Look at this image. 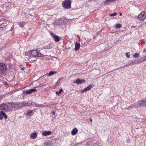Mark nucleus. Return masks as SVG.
Returning <instances> with one entry per match:
<instances>
[{
  "label": "nucleus",
  "mask_w": 146,
  "mask_h": 146,
  "mask_svg": "<svg viewBox=\"0 0 146 146\" xmlns=\"http://www.w3.org/2000/svg\"><path fill=\"white\" fill-rule=\"evenodd\" d=\"M8 66H9V68L10 69H11L12 68L13 65L12 64H9L8 65Z\"/></svg>",
  "instance_id": "nucleus-34"
},
{
  "label": "nucleus",
  "mask_w": 146,
  "mask_h": 146,
  "mask_svg": "<svg viewBox=\"0 0 146 146\" xmlns=\"http://www.w3.org/2000/svg\"><path fill=\"white\" fill-rule=\"evenodd\" d=\"M2 98L1 96H0V101L2 99Z\"/></svg>",
  "instance_id": "nucleus-48"
},
{
  "label": "nucleus",
  "mask_w": 146,
  "mask_h": 146,
  "mask_svg": "<svg viewBox=\"0 0 146 146\" xmlns=\"http://www.w3.org/2000/svg\"><path fill=\"white\" fill-rule=\"evenodd\" d=\"M92 87V86L91 84L89 85L87 87L85 88L83 90L81 91L82 93H84L87 91L90 90Z\"/></svg>",
  "instance_id": "nucleus-11"
},
{
  "label": "nucleus",
  "mask_w": 146,
  "mask_h": 146,
  "mask_svg": "<svg viewBox=\"0 0 146 146\" xmlns=\"http://www.w3.org/2000/svg\"><path fill=\"white\" fill-rule=\"evenodd\" d=\"M134 58H138L139 56V53H135L133 55Z\"/></svg>",
  "instance_id": "nucleus-24"
},
{
  "label": "nucleus",
  "mask_w": 146,
  "mask_h": 146,
  "mask_svg": "<svg viewBox=\"0 0 146 146\" xmlns=\"http://www.w3.org/2000/svg\"><path fill=\"white\" fill-rule=\"evenodd\" d=\"M60 80H61V79H60V78L59 80H58L55 83V84H56L55 87H56V86H57L59 84L60 82Z\"/></svg>",
  "instance_id": "nucleus-28"
},
{
  "label": "nucleus",
  "mask_w": 146,
  "mask_h": 146,
  "mask_svg": "<svg viewBox=\"0 0 146 146\" xmlns=\"http://www.w3.org/2000/svg\"><path fill=\"white\" fill-rule=\"evenodd\" d=\"M90 121H92V119H90Z\"/></svg>",
  "instance_id": "nucleus-51"
},
{
  "label": "nucleus",
  "mask_w": 146,
  "mask_h": 146,
  "mask_svg": "<svg viewBox=\"0 0 146 146\" xmlns=\"http://www.w3.org/2000/svg\"><path fill=\"white\" fill-rule=\"evenodd\" d=\"M52 113L53 114V115H55V112L54 111H53L52 112Z\"/></svg>",
  "instance_id": "nucleus-45"
},
{
  "label": "nucleus",
  "mask_w": 146,
  "mask_h": 146,
  "mask_svg": "<svg viewBox=\"0 0 146 146\" xmlns=\"http://www.w3.org/2000/svg\"><path fill=\"white\" fill-rule=\"evenodd\" d=\"M78 130L76 128H74L71 131V134L72 135H75L78 132Z\"/></svg>",
  "instance_id": "nucleus-18"
},
{
  "label": "nucleus",
  "mask_w": 146,
  "mask_h": 146,
  "mask_svg": "<svg viewBox=\"0 0 146 146\" xmlns=\"http://www.w3.org/2000/svg\"><path fill=\"white\" fill-rule=\"evenodd\" d=\"M143 60H142V59L141 58L140 59H139L137 61V63H141V62H143Z\"/></svg>",
  "instance_id": "nucleus-29"
},
{
  "label": "nucleus",
  "mask_w": 146,
  "mask_h": 146,
  "mask_svg": "<svg viewBox=\"0 0 146 146\" xmlns=\"http://www.w3.org/2000/svg\"><path fill=\"white\" fill-rule=\"evenodd\" d=\"M46 104V103H44L43 104H37L36 107H44L46 106V105H44V104Z\"/></svg>",
  "instance_id": "nucleus-25"
},
{
  "label": "nucleus",
  "mask_w": 146,
  "mask_h": 146,
  "mask_svg": "<svg viewBox=\"0 0 146 146\" xmlns=\"http://www.w3.org/2000/svg\"><path fill=\"white\" fill-rule=\"evenodd\" d=\"M32 53H33V50L29 51L27 52H25V55L26 56H28L29 57H32L33 54Z\"/></svg>",
  "instance_id": "nucleus-15"
},
{
  "label": "nucleus",
  "mask_w": 146,
  "mask_h": 146,
  "mask_svg": "<svg viewBox=\"0 0 146 146\" xmlns=\"http://www.w3.org/2000/svg\"><path fill=\"white\" fill-rule=\"evenodd\" d=\"M26 102V105L25 107L28 106H30L31 105H32L34 107H36V104L35 102H33L32 103H29L28 102Z\"/></svg>",
  "instance_id": "nucleus-14"
},
{
  "label": "nucleus",
  "mask_w": 146,
  "mask_h": 146,
  "mask_svg": "<svg viewBox=\"0 0 146 146\" xmlns=\"http://www.w3.org/2000/svg\"><path fill=\"white\" fill-rule=\"evenodd\" d=\"M143 52H146V49L145 48L143 50Z\"/></svg>",
  "instance_id": "nucleus-44"
},
{
  "label": "nucleus",
  "mask_w": 146,
  "mask_h": 146,
  "mask_svg": "<svg viewBox=\"0 0 146 146\" xmlns=\"http://www.w3.org/2000/svg\"><path fill=\"white\" fill-rule=\"evenodd\" d=\"M129 106L131 108L138 107L137 102H135L133 104H131Z\"/></svg>",
  "instance_id": "nucleus-21"
},
{
  "label": "nucleus",
  "mask_w": 146,
  "mask_h": 146,
  "mask_svg": "<svg viewBox=\"0 0 146 146\" xmlns=\"http://www.w3.org/2000/svg\"><path fill=\"white\" fill-rule=\"evenodd\" d=\"M116 0H106L104 2V4L105 5L110 4V3H113Z\"/></svg>",
  "instance_id": "nucleus-19"
},
{
  "label": "nucleus",
  "mask_w": 146,
  "mask_h": 146,
  "mask_svg": "<svg viewBox=\"0 0 146 146\" xmlns=\"http://www.w3.org/2000/svg\"><path fill=\"white\" fill-rule=\"evenodd\" d=\"M13 28H14V26H13H13L11 27V30H10V31H12V30L13 29Z\"/></svg>",
  "instance_id": "nucleus-43"
},
{
  "label": "nucleus",
  "mask_w": 146,
  "mask_h": 146,
  "mask_svg": "<svg viewBox=\"0 0 146 146\" xmlns=\"http://www.w3.org/2000/svg\"><path fill=\"white\" fill-rule=\"evenodd\" d=\"M146 13L144 11H143L138 16V19L140 21H142L146 18Z\"/></svg>",
  "instance_id": "nucleus-7"
},
{
  "label": "nucleus",
  "mask_w": 146,
  "mask_h": 146,
  "mask_svg": "<svg viewBox=\"0 0 146 146\" xmlns=\"http://www.w3.org/2000/svg\"><path fill=\"white\" fill-rule=\"evenodd\" d=\"M3 113H5L3 111H1L0 113V119L2 120L3 119V117H4V114Z\"/></svg>",
  "instance_id": "nucleus-22"
},
{
  "label": "nucleus",
  "mask_w": 146,
  "mask_h": 146,
  "mask_svg": "<svg viewBox=\"0 0 146 146\" xmlns=\"http://www.w3.org/2000/svg\"><path fill=\"white\" fill-rule=\"evenodd\" d=\"M119 15L120 16H121L122 15V14L121 13H120L119 14Z\"/></svg>",
  "instance_id": "nucleus-49"
},
{
  "label": "nucleus",
  "mask_w": 146,
  "mask_h": 146,
  "mask_svg": "<svg viewBox=\"0 0 146 146\" xmlns=\"http://www.w3.org/2000/svg\"><path fill=\"white\" fill-rule=\"evenodd\" d=\"M52 134L51 131H45L42 132V134L44 136H46L50 135Z\"/></svg>",
  "instance_id": "nucleus-13"
},
{
  "label": "nucleus",
  "mask_w": 146,
  "mask_h": 146,
  "mask_svg": "<svg viewBox=\"0 0 146 146\" xmlns=\"http://www.w3.org/2000/svg\"><path fill=\"white\" fill-rule=\"evenodd\" d=\"M88 144V146H94V144H92L91 142H89Z\"/></svg>",
  "instance_id": "nucleus-36"
},
{
  "label": "nucleus",
  "mask_w": 146,
  "mask_h": 146,
  "mask_svg": "<svg viewBox=\"0 0 146 146\" xmlns=\"http://www.w3.org/2000/svg\"><path fill=\"white\" fill-rule=\"evenodd\" d=\"M130 108H131L130 107V106H128V107H127L126 108H124V109H129Z\"/></svg>",
  "instance_id": "nucleus-41"
},
{
  "label": "nucleus",
  "mask_w": 146,
  "mask_h": 146,
  "mask_svg": "<svg viewBox=\"0 0 146 146\" xmlns=\"http://www.w3.org/2000/svg\"><path fill=\"white\" fill-rule=\"evenodd\" d=\"M56 94L58 95V94L59 93V92H56Z\"/></svg>",
  "instance_id": "nucleus-47"
},
{
  "label": "nucleus",
  "mask_w": 146,
  "mask_h": 146,
  "mask_svg": "<svg viewBox=\"0 0 146 146\" xmlns=\"http://www.w3.org/2000/svg\"><path fill=\"white\" fill-rule=\"evenodd\" d=\"M10 103H8L7 105L5 104L0 105V109L2 110L10 111Z\"/></svg>",
  "instance_id": "nucleus-3"
},
{
  "label": "nucleus",
  "mask_w": 146,
  "mask_h": 146,
  "mask_svg": "<svg viewBox=\"0 0 146 146\" xmlns=\"http://www.w3.org/2000/svg\"><path fill=\"white\" fill-rule=\"evenodd\" d=\"M129 52H127L125 54L127 58H129L130 57V55L129 54Z\"/></svg>",
  "instance_id": "nucleus-35"
},
{
  "label": "nucleus",
  "mask_w": 146,
  "mask_h": 146,
  "mask_svg": "<svg viewBox=\"0 0 146 146\" xmlns=\"http://www.w3.org/2000/svg\"><path fill=\"white\" fill-rule=\"evenodd\" d=\"M85 81V80L84 79H80L79 78H78L74 81L73 83L79 84H82Z\"/></svg>",
  "instance_id": "nucleus-8"
},
{
  "label": "nucleus",
  "mask_w": 146,
  "mask_h": 146,
  "mask_svg": "<svg viewBox=\"0 0 146 146\" xmlns=\"http://www.w3.org/2000/svg\"><path fill=\"white\" fill-rule=\"evenodd\" d=\"M50 35L54 39V40L55 42H58L59 41L60 38L58 36L52 33H50Z\"/></svg>",
  "instance_id": "nucleus-9"
},
{
  "label": "nucleus",
  "mask_w": 146,
  "mask_h": 146,
  "mask_svg": "<svg viewBox=\"0 0 146 146\" xmlns=\"http://www.w3.org/2000/svg\"><path fill=\"white\" fill-rule=\"evenodd\" d=\"M141 58L143 62L146 60V56H144Z\"/></svg>",
  "instance_id": "nucleus-37"
},
{
  "label": "nucleus",
  "mask_w": 146,
  "mask_h": 146,
  "mask_svg": "<svg viewBox=\"0 0 146 146\" xmlns=\"http://www.w3.org/2000/svg\"><path fill=\"white\" fill-rule=\"evenodd\" d=\"M50 144L47 142L45 143L44 144V146H50Z\"/></svg>",
  "instance_id": "nucleus-33"
},
{
  "label": "nucleus",
  "mask_w": 146,
  "mask_h": 146,
  "mask_svg": "<svg viewBox=\"0 0 146 146\" xmlns=\"http://www.w3.org/2000/svg\"><path fill=\"white\" fill-rule=\"evenodd\" d=\"M31 10H34V9H30Z\"/></svg>",
  "instance_id": "nucleus-52"
},
{
  "label": "nucleus",
  "mask_w": 146,
  "mask_h": 146,
  "mask_svg": "<svg viewBox=\"0 0 146 146\" xmlns=\"http://www.w3.org/2000/svg\"><path fill=\"white\" fill-rule=\"evenodd\" d=\"M37 134L36 132H34L31 134V137L32 139H34L37 137Z\"/></svg>",
  "instance_id": "nucleus-16"
},
{
  "label": "nucleus",
  "mask_w": 146,
  "mask_h": 146,
  "mask_svg": "<svg viewBox=\"0 0 146 146\" xmlns=\"http://www.w3.org/2000/svg\"><path fill=\"white\" fill-rule=\"evenodd\" d=\"M93 0H89V2L92 1Z\"/></svg>",
  "instance_id": "nucleus-50"
},
{
  "label": "nucleus",
  "mask_w": 146,
  "mask_h": 146,
  "mask_svg": "<svg viewBox=\"0 0 146 146\" xmlns=\"http://www.w3.org/2000/svg\"><path fill=\"white\" fill-rule=\"evenodd\" d=\"M37 91V90L33 88L30 90H27L25 92V93L27 94H31L33 92H35Z\"/></svg>",
  "instance_id": "nucleus-12"
},
{
  "label": "nucleus",
  "mask_w": 146,
  "mask_h": 146,
  "mask_svg": "<svg viewBox=\"0 0 146 146\" xmlns=\"http://www.w3.org/2000/svg\"><path fill=\"white\" fill-rule=\"evenodd\" d=\"M121 25L119 24H117L115 25V28H120L121 27Z\"/></svg>",
  "instance_id": "nucleus-30"
},
{
  "label": "nucleus",
  "mask_w": 146,
  "mask_h": 146,
  "mask_svg": "<svg viewBox=\"0 0 146 146\" xmlns=\"http://www.w3.org/2000/svg\"><path fill=\"white\" fill-rule=\"evenodd\" d=\"M135 63V61L132 60L128 63V65H131L134 64Z\"/></svg>",
  "instance_id": "nucleus-26"
},
{
  "label": "nucleus",
  "mask_w": 146,
  "mask_h": 146,
  "mask_svg": "<svg viewBox=\"0 0 146 146\" xmlns=\"http://www.w3.org/2000/svg\"><path fill=\"white\" fill-rule=\"evenodd\" d=\"M80 43L76 42L75 44V50L77 51L80 48Z\"/></svg>",
  "instance_id": "nucleus-17"
},
{
  "label": "nucleus",
  "mask_w": 146,
  "mask_h": 146,
  "mask_svg": "<svg viewBox=\"0 0 146 146\" xmlns=\"http://www.w3.org/2000/svg\"><path fill=\"white\" fill-rule=\"evenodd\" d=\"M138 107H146V100H144L137 102Z\"/></svg>",
  "instance_id": "nucleus-6"
},
{
  "label": "nucleus",
  "mask_w": 146,
  "mask_h": 146,
  "mask_svg": "<svg viewBox=\"0 0 146 146\" xmlns=\"http://www.w3.org/2000/svg\"><path fill=\"white\" fill-rule=\"evenodd\" d=\"M117 15V13H114L110 14V17H113L116 16Z\"/></svg>",
  "instance_id": "nucleus-31"
},
{
  "label": "nucleus",
  "mask_w": 146,
  "mask_h": 146,
  "mask_svg": "<svg viewBox=\"0 0 146 146\" xmlns=\"http://www.w3.org/2000/svg\"><path fill=\"white\" fill-rule=\"evenodd\" d=\"M80 144H81L80 143H77L75 144L74 145V146H79V145H80Z\"/></svg>",
  "instance_id": "nucleus-39"
},
{
  "label": "nucleus",
  "mask_w": 146,
  "mask_h": 146,
  "mask_svg": "<svg viewBox=\"0 0 146 146\" xmlns=\"http://www.w3.org/2000/svg\"><path fill=\"white\" fill-rule=\"evenodd\" d=\"M3 114H4V118H5V119H6L7 118V115H6V114L5 113H3Z\"/></svg>",
  "instance_id": "nucleus-40"
},
{
  "label": "nucleus",
  "mask_w": 146,
  "mask_h": 146,
  "mask_svg": "<svg viewBox=\"0 0 146 146\" xmlns=\"http://www.w3.org/2000/svg\"><path fill=\"white\" fill-rule=\"evenodd\" d=\"M71 1L70 0H65L62 3V7L64 9H68L71 7Z\"/></svg>",
  "instance_id": "nucleus-2"
},
{
  "label": "nucleus",
  "mask_w": 146,
  "mask_h": 146,
  "mask_svg": "<svg viewBox=\"0 0 146 146\" xmlns=\"http://www.w3.org/2000/svg\"><path fill=\"white\" fill-rule=\"evenodd\" d=\"M25 24V22H22L19 23V26L21 27H23Z\"/></svg>",
  "instance_id": "nucleus-27"
},
{
  "label": "nucleus",
  "mask_w": 146,
  "mask_h": 146,
  "mask_svg": "<svg viewBox=\"0 0 146 146\" xmlns=\"http://www.w3.org/2000/svg\"><path fill=\"white\" fill-rule=\"evenodd\" d=\"M123 37H123V35H121V36H120V38H123Z\"/></svg>",
  "instance_id": "nucleus-46"
},
{
  "label": "nucleus",
  "mask_w": 146,
  "mask_h": 146,
  "mask_svg": "<svg viewBox=\"0 0 146 146\" xmlns=\"http://www.w3.org/2000/svg\"><path fill=\"white\" fill-rule=\"evenodd\" d=\"M93 144L94 146H99V142L98 141H97L95 143Z\"/></svg>",
  "instance_id": "nucleus-32"
},
{
  "label": "nucleus",
  "mask_w": 146,
  "mask_h": 146,
  "mask_svg": "<svg viewBox=\"0 0 146 146\" xmlns=\"http://www.w3.org/2000/svg\"><path fill=\"white\" fill-rule=\"evenodd\" d=\"M54 46V44L52 43H50L44 46L42 48L44 49H50L53 48Z\"/></svg>",
  "instance_id": "nucleus-10"
},
{
  "label": "nucleus",
  "mask_w": 146,
  "mask_h": 146,
  "mask_svg": "<svg viewBox=\"0 0 146 146\" xmlns=\"http://www.w3.org/2000/svg\"><path fill=\"white\" fill-rule=\"evenodd\" d=\"M26 102L19 103L12 102L10 103V110L15 111L17 109H21L25 107Z\"/></svg>",
  "instance_id": "nucleus-1"
},
{
  "label": "nucleus",
  "mask_w": 146,
  "mask_h": 146,
  "mask_svg": "<svg viewBox=\"0 0 146 146\" xmlns=\"http://www.w3.org/2000/svg\"><path fill=\"white\" fill-rule=\"evenodd\" d=\"M63 91V90L62 89H60L59 92V93L60 94Z\"/></svg>",
  "instance_id": "nucleus-42"
},
{
  "label": "nucleus",
  "mask_w": 146,
  "mask_h": 146,
  "mask_svg": "<svg viewBox=\"0 0 146 146\" xmlns=\"http://www.w3.org/2000/svg\"><path fill=\"white\" fill-rule=\"evenodd\" d=\"M25 15H26L27 17H29L31 16H32V15L30 14H26Z\"/></svg>",
  "instance_id": "nucleus-38"
},
{
  "label": "nucleus",
  "mask_w": 146,
  "mask_h": 146,
  "mask_svg": "<svg viewBox=\"0 0 146 146\" xmlns=\"http://www.w3.org/2000/svg\"><path fill=\"white\" fill-rule=\"evenodd\" d=\"M32 53L33 54L32 57H43L44 56L41 53L38 52L36 50H33V53Z\"/></svg>",
  "instance_id": "nucleus-4"
},
{
  "label": "nucleus",
  "mask_w": 146,
  "mask_h": 146,
  "mask_svg": "<svg viewBox=\"0 0 146 146\" xmlns=\"http://www.w3.org/2000/svg\"><path fill=\"white\" fill-rule=\"evenodd\" d=\"M33 112V110H29L27 112V115L28 116H31V114Z\"/></svg>",
  "instance_id": "nucleus-20"
},
{
  "label": "nucleus",
  "mask_w": 146,
  "mask_h": 146,
  "mask_svg": "<svg viewBox=\"0 0 146 146\" xmlns=\"http://www.w3.org/2000/svg\"><path fill=\"white\" fill-rule=\"evenodd\" d=\"M56 73V72L55 71H51L48 74V76H50L54 74H55Z\"/></svg>",
  "instance_id": "nucleus-23"
},
{
  "label": "nucleus",
  "mask_w": 146,
  "mask_h": 146,
  "mask_svg": "<svg viewBox=\"0 0 146 146\" xmlns=\"http://www.w3.org/2000/svg\"><path fill=\"white\" fill-rule=\"evenodd\" d=\"M6 69V68L5 64L2 63H0V73L1 74H4Z\"/></svg>",
  "instance_id": "nucleus-5"
}]
</instances>
